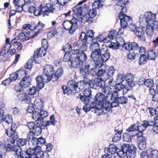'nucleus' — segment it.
Instances as JSON below:
<instances>
[{
    "mask_svg": "<svg viewBox=\"0 0 158 158\" xmlns=\"http://www.w3.org/2000/svg\"><path fill=\"white\" fill-rule=\"evenodd\" d=\"M125 78L129 86L131 88L135 85V82L134 80L135 77L133 74L131 73L127 74L125 76Z\"/></svg>",
    "mask_w": 158,
    "mask_h": 158,
    "instance_id": "nucleus-15",
    "label": "nucleus"
},
{
    "mask_svg": "<svg viewBox=\"0 0 158 158\" xmlns=\"http://www.w3.org/2000/svg\"><path fill=\"white\" fill-rule=\"evenodd\" d=\"M40 88V87L38 86L37 85H36V87H35L34 86L32 87L29 89V94L32 95L36 94L37 92H38L41 89H39Z\"/></svg>",
    "mask_w": 158,
    "mask_h": 158,
    "instance_id": "nucleus-38",
    "label": "nucleus"
},
{
    "mask_svg": "<svg viewBox=\"0 0 158 158\" xmlns=\"http://www.w3.org/2000/svg\"><path fill=\"white\" fill-rule=\"evenodd\" d=\"M46 49L44 48H40L37 49L36 51H35L34 54L35 56H36L37 57H42L44 56L46 53Z\"/></svg>",
    "mask_w": 158,
    "mask_h": 158,
    "instance_id": "nucleus-21",
    "label": "nucleus"
},
{
    "mask_svg": "<svg viewBox=\"0 0 158 158\" xmlns=\"http://www.w3.org/2000/svg\"><path fill=\"white\" fill-rule=\"evenodd\" d=\"M118 16L120 19L121 27H126L132 22L131 17L127 15H122L121 14Z\"/></svg>",
    "mask_w": 158,
    "mask_h": 158,
    "instance_id": "nucleus-12",
    "label": "nucleus"
},
{
    "mask_svg": "<svg viewBox=\"0 0 158 158\" xmlns=\"http://www.w3.org/2000/svg\"><path fill=\"white\" fill-rule=\"evenodd\" d=\"M121 40V42H119V44L120 45H122L123 48L125 50H127L128 51L131 50V43H124V41L122 38L120 39Z\"/></svg>",
    "mask_w": 158,
    "mask_h": 158,
    "instance_id": "nucleus-32",
    "label": "nucleus"
},
{
    "mask_svg": "<svg viewBox=\"0 0 158 158\" xmlns=\"http://www.w3.org/2000/svg\"><path fill=\"white\" fill-rule=\"evenodd\" d=\"M115 131L117 133L113 138L112 141L114 142H117L119 141L121 138L122 131H118V130L115 129Z\"/></svg>",
    "mask_w": 158,
    "mask_h": 158,
    "instance_id": "nucleus-34",
    "label": "nucleus"
},
{
    "mask_svg": "<svg viewBox=\"0 0 158 158\" xmlns=\"http://www.w3.org/2000/svg\"><path fill=\"white\" fill-rule=\"evenodd\" d=\"M139 38L143 41L145 40V32L141 27H137L134 32Z\"/></svg>",
    "mask_w": 158,
    "mask_h": 158,
    "instance_id": "nucleus-16",
    "label": "nucleus"
},
{
    "mask_svg": "<svg viewBox=\"0 0 158 158\" xmlns=\"http://www.w3.org/2000/svg\"><path fill=\"white\" fill-rule=\"evenodd\" d=\"M92 60H88L85 63L84 66L80 68V73L83 76V78H86L89 74V67H92Z\"/></svg>",
    "mask_w": 158,
    "mask_h": 158,
    "instance_id": "nucleus-9",
    "label": "nucleus"
},
{
    "mask_svg": "<svg viewBox=\"0 0 158 158\" xmlns=\"http://www.w3.org/2000/svg\"><path fill=\"white\" fill-rule=\"evenodd\" d=\"M146 12L143 14H142L139 16V21L140 24L142 25H146L148 24L147 21L146 16Z\"/></svg>",
    "mask_w": 158,
    "mask_h": 158,
    "instance_id": "nucleus-35",
    "label": "nucleus"
},
{
    "mask_svg": "<svg viewBox=\"0 0 158 158\" xmlns=\"http://www.w3.org/2000/svg\"><path fill=\"white\" fill-rule=\"evenodd\" d=\"M108 106L106 107V108L108 111H110L111 108L114 107H116L118 105V102L117 99L115 100L112 103H110V102H107Z\"/></svg>",
    "mask_w": 158,
    "mask_h": 158,
    "instance_id": "nucleus-37",
    "label": "nucleus"
},
{
    "mask_svg": "<svg viewBox=\"0 0 158 158\" xmlns=\"http://www.w3.org/2000/svg\"><path fill=\"white\" fill-rule=\"evenodd\" d=\"M135 135L137 136L138 143L146 142L145 139L143 136L142 133L139 132L138 134H135Z\"/></svg>",
    "mask_w": 158,
    "mask_h": 158,
    "instance_id": "nucleus-48",
    "label": "nucleus"
},
{
    "mask_svg": "<svg viewBox=\"0 0 158 158\" xmlns=\"http://www.w3.org/2000/svg\"><path fill=\"white\" fill-rule=\"evenodd\" d=\"M79 4V2L76 6L73 7V10L76 15L78 20L76 18H73L70 20H66L64 21L63 25L64 29L69 31L70 34H72L78 27V21H82L87 15L89 10L88 6L86 5L81 7Z\"/></svg>",
    "mask_w": 158,
    "mask_h": 158,
    "instance_id": "nucleus-1",
    "label": "nucleus"
},
{
    "mask_svg": "<svg viewBox=\"0 0 158 158\" xmlns=\"http://www.w3.org/2000/svg\"><path fill=\"white\" fill-rule=\"evenodd\" d=\"M11 47V44L10 43L6 44L5 46H4V50L3 52H2L0 53V55L1 56L3 55L6 53V52H7L10 50Z\"/></svg>",
    "mask_w": 158,
    "mask_h": 158,
    "instance_id": "nucleus-59",
    "label": "nucleus"
},
{
    "mask_svg": "<svg viewBox=\"0 0 158 158\" xmlns=\"http://www.w3.org/2000/svg\"><path fill=\"white\" fill-rule=\"evenodd\" d=\"M148 59L153 60L155 58L156 54L153 50H150L148 52Z\"/></svg>",
    "mask_w": 158,
    "mask_h": 158,
    "instance_id": "nucleus-57",
    "label": "nucleus"
},
{
    "mask_svg": "<svg viewBox=\"0 0 158 158\" xmlns=\"http://www.w3.org/2000/svg\"><path fill=\"white\" fill-rule=\"evenodd\" d=\"M31 78L29 76H27L21 80L20 84L24 87H27L31 84Z\"/></svg>",
    "mask_w": 158,
    "mask_h": 158,
    "instance_id": "nucleus-24",
    "label": "nucleus"
},
{
    "mask_svg": "<svg viewBox=\"0 0 158 158\" xmlns=\"http://www.w3.org/2000/svg\"><path fill=\"white\" fill-rule=\"evenodd\" d=\"M27 2L25 3H22L20 5H18V6H16V7H15V9L16 10V11L18 12H21L23 9V6H26L27 5Z\"/></svg>",
    "mask_w": 158,
    "mask_h": 158,
    "instance_id": "nucleus-55",
    "label": "nucleus"
},
{
    "mask_svg": "<svg viewBox=\"0 0 158 158\" xmlns=\"http://www.w3.org/2000/svg\"><path fill=\"white\" fill-rule=\"evenodd\" d=\"M33 25H31L29 24H25L23 26V30L22 31L24 32H27L28 33H30L31 30L33 29Z\"/></svg>",
    "mask_w": 158,
    "mask_h": 158,
    "instance_id": "nucleus-43",
    "label": "nucleus"
},
{
    "mask_svg": "<svg viewBox=\"0 0 158 158\" xmlns=\"http://www.w3.org/2000/svg\"><path fill=\"white\" fill-rule=\"evenodd\" d=\"M18 98L21 101L27 103H30L31 102V98L25 93H19L17 95Z\"/></svg>",
    "mask_w": 158,
    "mask_h": 158,
    "instance_id": "nucleus-17",
    "label": "nucleus"
},
{
    "mask_svg": "<svg viewBox=\"0 0 158 158\" xmlns=\"http://www.w3.org/2000/svg\"><path fill=\"white\" fill-rule=\"evenodd\" d=\"M94 33L91 30H89L87 31L86 34H85V40L88 42V40L89 39L90 40H92V39H94L93 38L94 36Z\"/></svg>",
    "mask_w": 158,
    "mask_h": 158,
    "instance_id": "nucleus-44",
    "label": "nucleus"
},
{
    "mask_svg": "<svg viewBox=\"0 0 158 158\" xmlns=\"http://www.w3.org/2000/svg\"><path fill=\"white\" fill-rule=\"evenodd\" d=\"M32 117L33 119L35 120L36 123L39 124V123H42V120L39 112H35L33 113Z\"/></svg>",
    "mask_w": 158,
    "mask_h": 158,
    "instance_id": "nucleus-27",
    "label": "nucleus"
},
{
    "mask_svg": "<svg viewBox=\"0 0 158 158\" xmlns=\"http://www.w3.org/2000/svg\"><path fill=\"white\" fill-rule=\"evenodd\" d=\"M17 128V126L16 124H12L10 127L6 129V135L10 137L17 139L19 136L16 131Z\"/></svg>",
    "mask_w": 158,
    "mask_h": 158,
    "instance_id": "nucleus-11",
    "label": "nucleus"
},
{
    "mask_svg": "<svg viewBox=\"0 0 158 158\" xmlns=\"http://www.w3.org/2000/svg\"><path fill=\"white\" fill-rule=\"evenodd\" d=\"M34 105L36 109L38 110H40L43 107V102L39 98L35 100Z\"/></svg>",
    "mask_w": 158,
    "mask_h": 158,
    "instance_id": "nucleus-33",
    "label": "nucleus"
},
{
    "mask_svg": "<svg viewBox=\"0 0 158 158\" xmlns=\"http://www.w3.org/2000/svg\"><path fill=\"white\" fill-rule=\"evenodd\" d=\"M33 29L34 31L37 30L35 32V33H36L35 35H36L37 33L42 31L44 27V25L41 22H39L36 25H33Z\"/></svg>",
    "mask_w": 158,
    "mask_h": 158,
    "instance_id": "nucleus-29",
    "label": "nucleus"
},
{
    "mask_svg": "<svg viewBox=\"0 0 158 158\" xmlns=\"http://www.w3.org/2000/svg\"><path fill=\"white\" fill-rule=\"evenodd\" d=\"M67 86H68V89L72 91L75 90L77 91V82L74 80H72L69 81L67 84Z\"/></svg>",
    "mask_w": 158,
    "mask_h": 158,
    "instance_id": "nucleus-22",
    "label": "nucleus"
},
{
    "mask_svg": "<svg viewBox=\"0 0 158 158\" xmlns=\"http://www.w3.org/2000/svg\"><path fill=\"white\" fill-rule=\"evenodd\" d=\"M125 78V77L123 74H118L116 77V81L118 83H122Z\"/></svg>",
    "mask_w": 158,
    "mask_h": 158,
    "instance_id": "nucleus-54",
    "label": "nucleus"
},
{
    "mask_svg": "<svg viewBox=\"0 0 158 158\" xmlns=\"http://www.w3.org/2000/svg\"><path fill=\"white\" fill-rule=\"evenodd\" d=\"M27 140L23 138L19 139L17 140V143L19 147L23 146L26 144Z\"/></svg>",
    "mask_w": 158,
    "mask_h": 158,
    "instance_id": "nucleus-51",
    "label": "nucleus"
},
{
    "mask_svg": "<svg viewBox=\"0 0 158 158\" xmlns=\"http://www.w3.org/2000/svg\"><path fill=\"white\" fill-rule=\"evenodd\" d=\"M144 84L147 86L151 88L153 86L154 83L152 80L151 79H148L145 80Z\"/></svg>",
    "mask_w": 158,
    "mask_h": 158,
    "instance_id": "nucleus-63",
    "label": "nucleus"
},
{
    "mask_svg": "<svg viewBox=\"0 0 158 158\" xmlns=\"http://www.w3.org/2000/svg\"><path fill=\"white\" fill-rule=\"evenodd\" d=\"M77 49L79 51V52L77 54V55L76 56V57H77L79 60H80L81 62H82L84 64V62L87 59V52H80V51L78 49Z\"/></svg>",
    "mask_w": 158,
    "mask_h": 158,
    "instance_id": "nucleus-23",
    "label": "nucleus"
},
{
    "mask_svg": "<svg viewBox=\"0 0 158 158\" xmlns=\"http://www.w3.org/2000/svg\"><path fill=\"white\" fill-rule=\"evenodd\" d=\"M135 134L133 133H131V134H129L127 133H124L123 134V141L127 142H131L132 140V137L135 136Z\"/></svg>",
    "mask_w": 158,
    "mask_h": 158,
    "instance_id": "nucleus-28",
    "label": "nucleus"
},
{
    "mask_svg": "<svg viewBox=\"0 0 158 158\" xmlns=\"http://www.w3.org/2000/svg\"><path fill=\"white\" fill-rule=\"evenodd\" d=\"M0 118L8 124L11 123L12 122V116L9 114L6 115L4 117L2 116V118Z\"/></svg>",
    "mask_w": 158,
    "mask_h": 158,
    "instance_id": "nucleus-47",
    "label": "nucleus"
},
{
    "mask_svg": "<svg viewBox=\"0 0 158 158\" xmlns=\"http://www.w3.org/2000/svg\"><path fill=\"white\" fill-rule=\"evenodd\" d=\"M110 54L109 52H106L103 54L101 57V60H102V64L103 62H105L110 58Z\"/></svg>",
    "mask_w": 158,
    "mask_h": 158,
    "instance_id": "nucleus-49",
    "label": "nucleus"
},
{
    "mask_svg": "<svg viewBox=\"0 0 158 158\" xmlns=\"http://www.w3.org/2000/svg\"><path fill=\"white\" fill-rule=\"evenodd\" d=\"M101 90L102 93L107 95L111 94L112 92L111 88L108 86L101 87Z\"/></svg>",
    "mask_w": 158,
    "mask_h": 158,
    "instance_id": "nucleus-45",
    "label": "nucleus"
},
{
    "mask_svg": "<svg viewBox=\"0 0 158 158\" xmlns=\"http://www.w3.org/2000/svg\"><path fill=\"white\" fill-rule=\"evenodd\" d=\"M85 34L84 32H82L81 35L80 39L76 44V48L78 49L80 52H87L88 49V45H87L86 42H88L85 40Z\"/></svg>",
    "mask_w": 158,
    "mask_h": 158,
    "instance_id": "nucleus-6",
    "label": "nucleus"
},
{
    "mask_svg": "<svg viewBox=\"0 0 158 158\" xmlns=\"http://www.w3.org/2000/svg\"><path fill=\"white\" fill-rule=\"evenodd\" d=\"M115 69L113 66H110L108 70V75L110 77H112L114 74Z\"/></svg>",
    "mask_w": 158,
    "mask_h": 158,
    "instance_id": "nucleus-62",
    "label": "nucleus"
},
{
    "mask_svg": "<svg viewBox=\"0 0 158 158\" xmlns=\"http://www.w3.org/2000/svg\"><path fill=\"white\" fill-rule=\"evenodd\" d=\"M108 151L110 154H112L114 155V153H115L116 152H117V150H118L116 146L114 144H111L109 146L108 148Z\"/></svg>",
    "mask_w": 158,
    "mask_h": 158,
    "instance_id": "nucleus-46",
    "label": "nucleus"
},
{
    "mask_svg": "<svg viewBox=\"0 0 158 158\" xmlns=\"http://www.w3.org/2000/svg\"><path fill=\"white\" fill-rule=\"evenodd\" d=\"M148 112L152 116H154L155 114H158V107L156 109L150 108H148Z\"/></svg>",
    "mask_w": 158,
    "mask_h": 158,
    "instance_id": "nucleus-60",
    "label": "nucleus"
},
{
    "mask_svg": "<svg viewBox=\"0 0 158 158\" xmlns=\"http://www.w3.org/2000/svg\"><path fill=\"white\" fill-rule=\"evenodd\" d=\"M70 64L73 67L77 68L81 67L84 64L76 57L72 59V60H71L70 62Z\"/></svg>",
    "mask_w": 158,
    "mask_h": 158,
    "instance_id": "nucleus-18",
    "label": "nucleus"
},
{
    "mask_svg": "<svg viewBox=\"0 0 158 158\" xmlns=\"http://www.w3.org/2000/svg\"><path fill=\"white\" fill-rule=\"evenodd\" d=\"M101 79H103L102 78L100 79L96 78L94 80L93 82V88L97 89L102 86V82H104V81Z\"/></svg>",
    "mask_w": 158,
    "mask_h": 158,
    "instance_id": "nucleus-26",
    "label": "nucleus"
},
{
    "mask_svg": "<svg viewBox=\"0 0 158 158\" xmlns=\"http://www.w3.org/2000/svg\"><path fill=\"white\" fill-rule=\"evenodd\" d=\"M18 80H22L24 77L27 76V73L26 72L22 69L16 72Z\"/></svg>",
    "mask_w": 158,
    "mask_h": 158,
    "instance_id": "nucleus-39",
    "label": "nucleus"
},
{
    "mask_svg": "<svg viewBox=\"0 0 158 158\" xmlns=\"http://www.w3.org/2000/svg\"><path fill=\"white\" fill-rule=\"evenodd\" d=\"M64 70L62 68L58 69L56 71L54 76L57 78V79L61 76L63 73Z\"/></svg>",
    "mask_w": 158,
    "mask_h": 158,
    "instance_id": "nucleus-52",
    "label": "nucleus"
},
{
    "mask_svg": "<svg viewBox=\"0 0 158 158\" xmlns=\"http://www.w3.org/2000/svg\"><path fill=\"white\" fill-rule=\"evenodd\" d=\"M107 38L105 37L103 34L99 35L96 37L94 38L93 39H95L96 41L98 40L99 42H107L109 40H107Z\"/></svg>",
    "mask_w": 158,
    "mask_h": 158,
    "instance_id": "nucleus-41",
    "label": "nucleus"
},
{
    "mask_svg": "<svg viewBox=\"0 0 158 158\" xmlns=\"http://www.w3.org/2000/svg\"><path fill=\"white\" fill-rule=\"evenodd\" d=\"M43 71L44 75L47 81H51L53 77V67L51 65L47 64L44 67Z\"/></svg>",
    "mask_w": 158,
    "mask_h": 158,
    "instance_id": "nucleus-8",
    "label": "nucleus"
},
{
    "mask_svg": "<svg viewBox=\"0 0 158 158\" xmlns=\"http://www.w3.org/2000/svg\"><path fill=\"white\" fill-rule=\"evenodd\" d=\"M114 86L115 89L117 90V91L121 93L122 95L124 94L123 92L124 90L123 91H122L121 90L123 89H124L125 86L122 83H118L117 84H115Z\"/></svg>",
    "mask_w": 158,
    "mask_h": 158,
    "instance_id": "nucleus-42",
    "label": "nucleus"
},
{
    "mask_svg": "<svg viewBox=\"0 0 158 158\" xmlns=\"http://www.w3.org/2000/svg\"><path fill=\"white\" fill-rule=\"evenodd\" d=\"M55 116L54 115H52L50 118V121H43L42 123H39L38 126H35L34 129L32 131L35 135H37L40 134L41 132V129L47 128V127L50 125L54 126L57 121L55 119Z\"/></svg>",
    "mask_w": 158,
    "mask_h": 158,
    "instance_id": "nucleus-3",
    "label": "nucleus"
},
{
    "mask_svg": "<svg viewBox=\"0 0 158 158\" xmlns=\"http://www.w3.org/2000/svg\"><path fill=\"white\" fill-rule=\"evenodd\" d=\"M30 34L27 32H23L22 31L21 32L19 35V39L23 41L25 40H28L29 38L31 37L32 36H29Z\"/></svg>",
    "mask_w": 158,
    "mask_h": 158,
    "instance_id": "nucleus-31",
    "label": "nucleus"
},
{
    "mask_svg": "<svg viewBox=\"0 0 158 158\" xmlns=\"http://www.w3.org/2000/svg\"><path fill=\"white\" fill-rule=\"evenodd\" d=\"M84 82L85 87H87L88 88H93V81L92 80L85 78H84Z\"/></svg>",
    "mask_w": 158,
    "mask_h": 158,
    "instance_id": "nucleus-40",
    "label": "nucleus"
},
{
    "mask_svg": "<svg viewBox=\"0 0 158 158\" xmlns=\"http://www.w3.org/2000/svg\"><path fill=\"white\" fill-rule=\"evenodd\" d=\"M97 10L92 8V10H90L88 13V15L90 18H93L97 14Z\"/></svg>",
    "mask_w": 158,
    "mask_h": 158,
    "instance_id": "nucleus-56",
    "label": "nucleus"
},
{
    "mask_svg": "<svg viewBox=\"0 0 158 158\" xmlns=\"http://www.w3.org/2000/svg\"><path fill=\"white\" fill-rule=\"evenodd\" d=\"M118 102V104H126L127 101V98L125 97H120L117 99Z\"/></svg>",
    "mask_w": 158,
    "mask_h": 158,
    "instance_id": "nucleus-53",
    "label": "nucleus"
},
{
    "mask_svg": "<svg viewBox=\"0 0 158 158\" xmlns=\"http://www.w3.org/2000/svg\"><path fill=\"white\" fill-rule=\"evenodd\" d=\"M92 42L89 48L92 52L100 51V46L99 43L96 41L95 39H92Z\"/></svg>",
    "mask_w": 158,
    "mask_h": 158,
    "instance_id": "nucleus-19",
    "label": "nucleus"
},
{
    "mask_svg": "<svg viewBox=\"0 0 158 158\" xmlns=\"http://www.w3.org/2000/svg\"><path fill=\"white\" fill-rule=\"evenodd\" d=\"M53 10V8L50 4H47L44 6L40 5L35 8L34 15L36 16L40 15H41L42 16H48L49 13L52 12Z\"/></svg>",
    "mask_w": 158,
    "mask_h": 158,
    "instance_id": "nucleus-4",
    "label": "nucleus"
},
{
    "mask_svg": "<svg viewBox=\"0 0 158 158\" xmlns=\"http://www.w3.org/2000/svg\"><path fill=\"white\" fill-rule=\"evenodd\" d=\"M24 153V155L26 156L27 158H41L44 155L43 152L39 146H37L34 148H29Z\"/></svg>",
    "mask_w": 158,
    "mask_h": 158,
    "instance_id": "nucleus-5",
    "label": "nucleus"
},
{
    "mask_svg": "<svg viewBox=\"0 0 158 158\" xmlns=\"http://www.w3.org/2000/svg\"><path fill=\"white\" fill-rule=\"evenodd\" d=\"M101 55L102 53L100 52V51L92 52L91 55V58L94 62V64L98 67L102 65V60L101 59Z\"/></svg>",
    "mask_w": 158,
    "mask_h": 158,
    "instance_id": "nucleus-10",
    "label": "nucleus"
},
{
    "mask_svg": "<svg viewBox=\"0 0 158 158\" xmlns=\"http://www.w3.org/2000/svg\"><path fill=\"white\" fill-rule=\"evenodd\" d=\"M116 153L121 158H135V148L134 145L124 144L121 147V150H117Z\"/></svg>",
    "mask_w": 158,
    "mask_h": 158,
    "instance_id": "nucleus-2",
    "label": "nucleus"
},
{
    "mask_svg": "<svg viewBox=\"0 0 158 158\" xmlns=\"http://www.w3.org/2000/svg\"><path fill=\"white\" fill-rule=\"evenodd\" d=\"M96 104L99 106H102L103 103L105 102L107 96L105 97V95L101 93H98L95 96Z\"/></svg>",
    "mask_w": 158,
    "mask_h": 158,
    "instance_id": "nucleus-14",
    "label": "nucleus"
},
{
    "mask_svg": "<svg viewBox=\"0 0 158 158\" xmlns=\"http://www.w3.org/2000/svg\"><path fill=\"white\" fill-rule=\"evenodd\" d=\"M77 92H78L81 90H82L85 87L84 80L77 82Z\"/></svg>",
    "mask_w": 158,
    "mask_h": 158,
    "instance_id": "nucleus-50",
    "label": "nucleus"
},
{
    "mask_svg": "<svg viewBox=\"0 0 158 158\" xmlns=\"http://www.w3.org/2000/svg\"><path fill=\"white\" fill-rule=\"evenodd\" d=\"M40 110V114L42 120L45 118L48 115V112L42 109Z\"/></svg>",
    "mask_w": 158,
    "mask_h": 158,
    "instance_id": "nucleus-61",
    "label": "nucleus"
},
{
    "mask_svg": "<svg viewBox=\"0 0 158 158\" xmlns=\"http://www.w3.org/2000/svg\"><path fill=\"white\" fill-rule=\"evenodd\" d=\"M36 81L38 82L37 84L38 86H40V88L39 89H42L44 87V85L43 82H47V81L46 78H45V76H44V77L40 75L38 76L35 78Z\"/></svg>",
    "mask_w": 158,
    "mask_h": 158,
    "instance_id": "nucleus-20",
    "label": "nucleus"
},
{
    "mask_svg": "<svg viewBox=\"0 0 158 158\" xmlns=\"http://www.w3.org/2000/svg\"><path fill=\"white\" fill-rule=\"evenodd\" d=\"M103 5V2L102 0H95L92 5V8L98 10Z\"/></svg>",
    "mask_w": 158,
    "mask_h": 158,
    "instance_id": "nucleus-36",
    "label": "nucleus"
},
{
    "mask_svg": "<svg viewBox=\"0 0 158 158\" xmlns=\"http://www.w3.org/2000/svg\"><path fill=\"white\" fill-rule=\"evenodd\" d=\"M97 75L98 77H103L104 79L105 75H106V70L105 69H100L98 70Z\"/></svg>",
    "mask_w": 158,
    "mask_h": 158,
    "instance_id": "nucleus-58",
    "label": "nucleus"
},
{
    "mask_svg": "<svg viewBox=\"0 0 158 158\" xmlns=\"http://www.w3.org/2000/svg\"><path fill=\"white\" fill-rule=\"evenodd\" d=\"M150 155L152 158H158V151L154 150L152 151Z\"/></svg>",
    "mask_w": 158,
    "mask_h": 158,
    "instance_id": "nucleus-64",
    "label": "nucleus"
},
{
    "mask_svg": "<svg viewBox=\"0 0 158 158\" xmlns=\"http://www.w3.org/2000/svg\"><path fill=\"white\" fill-rule=\"evenodd\" d=\"M146 29V33L149 37L152 36L154 34V30L153 28V27L151 26V23L147 24Z\"/></svg>",
    "mask_w": 158,
    "mask_h": 158,
    "instance_id": "nucleus-30",
    "label": "nucleus"
},
{
    "mask_svg": "<svg viewBox=\"0 0 158 158\" xmlns=\"http://www.w3.org/2000/svg\"><path fill=\"white\" fill-rule=\"evenodd\" d=\"M6 148L9 151L15 152V156L13 158H27L26 156L23 153L21 148L17 145H12L8 143L7 144Z\"/></svg>",
    "mask_w": 158,
    "mask_h": 158,
    "instance_id": "nucleus-7",
    "label": "nucleus"
},
{
    "mask_svg": "<svg viewBox=\"0 0 158 158\" xmlns=\"http://www.w3.org/2000/svg\"><path fill=\"white\" fill-rule=\"evenodd\" d=\"M77 45L76 43L73 44V47L69 44H67L66 45L63 47V50L66 52H70L73 54H77L79 51L76 48V45Z\"/></svg>",
    "mask_w": 158,
    "mask_h": 158,
    "instance_id": "nucleus-13",
    "label": "nucleus"
},
{
    "mask_svg": "<svg viewBox=\"0 0 158 158\" xmlns=\"http://www.w3.org/2000/svg\"><path fill=\"white\" fill-rule=\"evenodd\" d=\"M148 24L154 21L156 18V15L151 11L146 12Z\"/></svg>",
    "mask_w": 158,
    "mask_h": 158,
    "instance_id": "nucleus-25",
    "label": "nucleus"
}]
</instances>
